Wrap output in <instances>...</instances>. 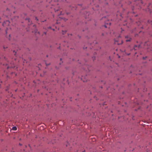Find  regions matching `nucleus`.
<instances>
[{
  "label": "nucleus",
  "mask_w": 152,
  "mask_h": 152,
  "mask_svg": "<svg viewBox=\"0 0 152 152\" xmlns=\"http://www.w3.org/2000/svg\"><path fill=\"white\" fill-rule=\"evenodd\" d=\"M137 23V25H138V26L137 27L135 28L134 29L131 31L132 33H136L138 32L139 33H140L142 32L141 31H138V29L140 28H143V27L142 25H140V23L139 21Z\"/></svg>",
  "instance_id": "f257e3e1"
},
{
  "label": "nucleus",
  "mask_w": 152,
  "mask_h": 152,
  "mask_svg": "<svg viewBox=\"0 0 152 152\" xmlns=\"http://www.w3.org/2000/svg\"><path fill=\"white\" fill-rule=\"evenodd\" d=\"M15 63L14 62L9 63V62H8V63L6 64V67L8 69L10 68H13L15 67Z\"/></svg>",
  "instance_id": "f03ea898"
},
{
  "label": "nucleus",
  "mask_w": 152,
  "mask_h": 152,
  "mask_svg": "<svg viewBox=\"0 0 152 152\" xmlns=\"http://www.w3.org/2000/svg\"><path fill=\"white\" fill-rule=\"evenodd\" d=\"M146 11L147 12H149L150 13H152V3L149 4L146 10Z\"/></svg>",
  "instance_id": "7ed1b4c3"
},
{
  "label": "nucleus",
  "mask_w": 152,
  "mask_h": 152,
  "mask_svg": "<svg viewBox=\"0 0 152 152\" xmlns=\"http://www.w3.org/2000/svg\"><path fill=\"white\" fill-rule=\"evenodd\" d=\"M135 3L137 6H138L140 7V6L142 4V1L141 0H137L136 1Z\"/></svg>",
  "instance_id": "20e7f679"
},
{
  "label": "nucleus",
  "mask_w": 152,
  "mask_h": 152,
  "mask_svg": "<svg viewBox=\"0 0 152 152\" xmlns=\"http://www.w3.org/2000/svg\"><path fill=\"white\" fill-rule=\"evenodd\" d=\"M10 21L9 20H7L4 21L3 23V25L4 26L6 27L8 26L10 24Z\"/></svg>",
  "instance_id": "39448f33"
},
{
  "label": "nucleus",
  "mask_w": 152,
  "mask_h": 152,
  "mask_svg": "<svg viewBox=\"0 0 152 152\" xmlns=\"http://www.w3.org/2000/svg\"><path fill=\"white\" fill-rule=\"evenodd\" d=\"M81 80H83V82H87L88 80L87 75H86L85 76H82Z\"/></svg>",
  "instance_id": "423d86ee"
},
{
  "label": "nucleus",
  "mask_w": 152,
  "mask_h": 152,
  "mask_svg": "<svg viewBox=\"0 0 152 152\" xmlns=\"http://www.w3.org/2000/svg\"><path fill=\"white\" fill-rule=\"evenodd\" d=\"M33 29H34V31H32V32H34L35 33H36L37 31V30L36 28V26L34 25L33 26Z\"/></svg>",
  "instance_id": "0eeeda50"
},
{
  "label": "nucleus",
  "mask_w": 152,
  "mask_h": 152,
  "mask_svg": "<svg viewBox=\"0 0 152 152\" xmlns=\"http://www.w3.org/2000/svg\"><path fill=\"white\" fill-rule=\"evenodd\" d=\"M55 142V140H52L51 142H48V143H49V144H53Z\"/></svg>",
  "instance_id": "6e6552de"
},
{
  "label": "nucleus",
  "mask_w": 152,
  "mask_h": 152,
  "mask_svg": "<svg viewBox=\"0 0 152 152\" xmlns=\"http://www.w3.org/2000/svg\"><path fill=\"white\" fill-rule=\"evenodd\" d=\"M12 129L13 130L15 131V130H17V128L16 126H14L12 127Z\"/></svg>",
  "instance_id": "1a4fd4ad"
},
{
  "label": "nucleus",
  "mask_w": 152,
  "mask_h": 152,
  "mask_svg": "<svg viewBox=\"0 0 152 152\" xmlns=\"http://www.w3.org/2000/svg\"><path fill=\"white\" fill-rule=\"evenodd\" d=\"M148 22L149 23H150V24H151V25H152V20H149L148 21Z\"/></svg>",
  "instance_id": "9d476101"
},
{
  "label": "nucleus",
  "mask_w": 152,
  "mask_h": 152,
  "mask_svg": "<svg viewBox=\"0 0 152 152\" xmlns=\"http://www.w3.org/2000/svg\"><path fill=\"white\" fill-rule=\"evenodd\" d=\"M131 38H128V39L126 40V42H129L131 41Z\"/></svg>",
  "instance_id": "9b49d317"
},
{
  "label": "nucleus",
  "mask_w": 152,
  "mask_h": 152,
  "mask_svg": "<svg viewBox=\"0 0 152 152\" xmlns=\"http://www.w3.org/2000/svg\"><path fill=\"white\" fill-rule=\"evenodd\" d=\"M49 28L52 29L53 31H54L55 30L54 28H53V29L50 26L48 27V29H49Z\"/></svg>",
  "instance_id": "f8f14e48"
},
{
  "label": "nucleus",
  "mask_w": 152,
  "mask_h": 152,
  "mask_svg": "<svg viewBox=\"0 0 152 152\" xmlns=\"http://www.w3.org/2000/svg\"><path fill=\"white\" fill-rule=\"evenodd\" d=\"M117 42H118V41H115V44H117L118 45H119L120 44H121L122 43V41H121V43H120V44L118 43H117Z\"/></svg>",
  "instance_id": "ddd939ff"
},
{
  "label": "nucleus",
  "mask_w": 152,
  "mask_h": 152,
  "mask_svg": "<svg viewBox=\"0 0 152 152\" xmlns=\"http://www.w3.org/2000/svg\"><path fill=\"white\" fill-rule=\"evenodd\" d=\"M1 58L3 59V60H6V58L5 57H2Z\"/></svg>",
  "instance_id": "4468645a"
},
{
  "label": "nucleus",
  "mask_w": 152,
  "mask_h": 152,
  "mask_svg": "<svg viewBox=\"0 0 152 152\" xmlns=\"http://www.w3.org/2000/svg\"><path fill=\"white\" fill-rule=\"evenodd\" d=\"M25 20H28V22H30V19L29 18H26L25 19Z\"/></svg>",
  "instance_id": "2eb2a0df"
},
{
  "label": "nucleus",
  "mask_w": 152,
  "mask_h": 152,
  "mask_svg": "<svg viewBox=\"0 0 152 152\" xmlns=\"http://www.w3.org/2000/svg\"><path fill=\"white\" fill-rule=\"evenodd\" d=\"M54 10L56 12V11H59V9H57L56 10L55 9H54Z\"/></svg>",
  "instance_id": "dca6fc26"
},
{
  "label": "nucleus",
  "mask_w": 152,
  "mask_h": 152,
  "mask_svg": "<svg viewBox=\"0 0 152 152\" xmlns=\"http://www.w3.org/2000/svg\"><path fill=\"white\" fill-rule=\"evenodd\" d=\"M62 19H63L65 21H66L67 20V19L65 18H63Z\"/></svg>",
  "instance_id": "f3484780"
},
{
  "label": "nucleus",
  "mask_w": 152,
  "mask_h": 152,
  "mask_svg": "<svg viewBox=\"0 0 152 152\" xmlns=\"http://www.w3.org/2000/svg\"><path fill=\"white\" fill-rule=\"evenodd\" d=\"M125 38H127V39H128V38H130V37H129V36H126V37H125Z\"/></svg>",
  "instance_id": "a211bd4d"
},
{
  "label": "nucleus",
  "mask_w": 152,
  "mask_h": 152,
  "mask_svg": "<svg viewBox=\"0 0 152 152\" xmlns=\"http://www.w3.org/2000/svg\"><path fill=\"white\" fill-rule=\"evenodd\" d=\"M92 59L93 60H94L95 59V57L94 56L93 57H92Z\"/></svg>",
  "instance_id": "6ab92c4d"
},
{
  "label": "nucleus",
  "mask_w": 152,
  "mask_h": 152,
  "mask_svg": "<svg viewBox=\"0 0 152 152\" xmlns=\"http://www.w3.org/2000/svg\"><path fill=\"white\" fill-rule=\"evenodd\" d=\"M9 28V27H7V30H6V34H7V30Z\"/></svg>",
  "instance_id": "aec40b11"
},
{
  "label": "nucleus",
  "mask_w": 152,
  "mask_h": 152,
  "mask_svg": "<svg viewBox=\"0 0 152 152\" xmlns=\"http://www.w3.org/2000/svg\"><path fill=\"white\" fill-rule=\"evenodd\" d=\"M146 58H147V57H146H146H143L142 58H143V60H145V59H146Z\"/></svg>",
  "instance_id": "412c9836"
},
{
  "label": "nucleus",
  "mask_w": 152,
  "mask_h": 152,
  "mask_svg": "<svg viewBox=\"0 0 152 152\" xmlns=\"http://www.w3.org/2000/svg\"><path fill=\"white\" fill-rule=\"evenodd\" d=\"M64 32L65 33L66 32V31H63V34H64Z\"/></svg>",
  "instance_id": "4be33fe9"
},
{
  "label": "nucleus",
  "mask_w": 152,
  "mask_h": 152,
  "mask_svg": "<svg viewBox=\"0 0 152 152\" xmlns=\"http://www.w3.org/2000/svg\"><path fill=\"white\" fill-rule=\"evenodd\" d=\"M46 65L47 66H48V65H50V64H47V63H46Z\"/></svg>",
  "instance_id": "5701e85b"
},
{
  "label": "nucleus",
  "mask_w": 152,
  "mask_h": 152,
  "mask_svg": "<svg viewBox=\"0 0 152 152\" xmlns=\"http://www.w3.org/2000/svg\"><path fill=\"white\" fill-rule=\"evenodd\" d=\"M137 35H138V34L137 33H136L135 34V36L137 37Z\"/></svg>",
  "instance_id": "b1692460"
},
{
  "label": "nucleus",
  "mask_w": 152,
  "mask_h": 152,
  "mask_svg": "<svg viewBox=\"0 0 152 152\" xmlns=\"http://www.w3.org/2000/svg\"><path fill=\"white\" fill-rule=\"evenodd\" d=\"M4 49L7 48V47L4 46Z\"/></svg>",
  "instance_id": "393cba45"
},
{
  "label": "nucleus",
  "mask_w": 152,
  "mask_h": 152,
  "mask_svg": "<svg viewBox=\"0 0 152 152\" xmlns=\"http://www.w3.org/2000/svg\"><path fill=\"white\" fill-rule=\"evenodd\" d=\"M60 15H62V13H61V11H60Z\"/></svg>",
  "instance_id": "a878e982"
},
{
  "label": "nucleus",
  "mask_w": 152,
  "mask_h": 152,
  "mask_svg": "<svg viewBox=\"0 0 152 152\" xmlns=\"http://www.w3.org/2000/svg\"><path fill=\"white\" fill-rule=\"evenodd\" d=\"M35 19L36 20H38V19H37V17L35 18Z\"/></svg>",
  "instance_id": "bb28decb"
},
{
  "label": "nucleus",
  "mask_w": 152,
  "mask_h": 152,
  "mask_svg": "<svg viewBox=\"0 0 152 152\" xmlns=\"http://www.w3.org/2000/svg\"><path fill=\"white\" fill-rule=\"evenodd\" d=\"M87 48V47H84V49H85H85H86V48Z\"/></svg>",
  "instance_id": "cd10ccee"
},
{
  "label": "nucleus",
  "mask_w": 152,
  "mask_h": 152,
  "mask_svg": "<svg viewBox=\"0 0 152 152\" xmlns=\"http://www.w3.org/2000/svg\"><path fill=\"white\" fill-rule=\"evenodd\" d=\"M119 12H118V14H117V16H118V15H119Z\"/></svg>",
  "instance_id": "c85d7f7f"
},
{
  "label": "nucleus",
  "mask_w": 152,
  "mask_h": 152,
  "mask_svg": "<svg viewBox=\"0 0 152 152\" xmlns=\"http://www.w3.org/2000/svg\"><path fill=\"white\" fill-rule=\"evenodd\" d=\"M120 16H121V17L122 16V15H121V14H120Z\"/></svg>",
  "instance_id": "c756f323"
},
{
  "label": "nucleus",
  "mask_w": 152,
  "mask_h": 152,
  "mask_svg": "<svg viewBox=\"0 0 152 152\" xmlns=\"http://www.w3.org/2000/svg\"><path fill=\"white\" fill-rule=\"evenodd\" d=\"M147 43H148V42H145V45Z\"/></svg>",
  "instance_id": "7c9ffc66"
},
{
  "label": "nucleus",
  "mask_w": 152,
  "mask_h": 152,
  "mask_svg": "<svg viewBox=\"0 0 152 152\" xmlns=\"http://www.w3.org/2000/svg\"><path fill=\"white\" fill-rule=\"evenodd\" d=\"M44 34H45V35L46 34V32H44Z\"/></svg>",
  "instance_id": "2f4dec72"
},
{
  "label": "nucleus",
  "mask_w": 152,
  "mask_h": 152,
  "mask_svg": "<svg viewBox=\"0 0 152 152\" xmlns=\"http://www.w3.org/2000/svg\"><path fill=\"white\" fill-rule=\"evenodd\" d=\"M9 37H10V34H9Z\"/></svg>",
  "instance_id": "473e14b6"
},
{
  "label": "nucleus",
  "mask_w": 152,
  "mask_h": 152,
  "mask_svg": "<svg viewBox=\"0 0 152 152\" xmlns=\"http://www.w3.org/2000/svg\"><path fill=\"white\" fill-rule=\"evenodd\" d=\"M60 61H61L62 60V59L61 58H60Z\"/></svg>",
  "instance_id": "72a5a7b5"
},
{
  "label": "nucleus",
  "mask_w": 152,
  "mask_h": 152,
  "mask_svg": "<svg viewBox=\"0 0 152 152\" xmlns=\"http://www.w3.org/2000/svg\"><path fill=\"white\" fill-rule=\"evenodd\" d=\"M102 35H103V33H102Z\"/></svg>",
  "instance_id": "f704fd0d"
},
{
  "label": "nucleus",
  "mask_w": 152,
  "mask_h": 152,
  "mask_svg": "<svg viewBox=\"0 0 152 152\" xmlns=\"http://www.w3.org/2000/svg\"><path fill=\"white\" fill-rule=\"evenodd\" d=\"M58 23V21H57V23Z\"/></svg>",
  "instance_id": "c9c22d12"
},
{
  "label": "nucleus",
  "mask_w": 152,
  "mask_h": 152,
  "mask_svg": "<svg viewBox=\"0 0 152 152\" xmlns=\"http://www.w3.org/2000/svg\"><path fill=\"white\" fill-rule=\"evenodd\" d=\"M19 145H21L20 144V143L19 144Z\"/></svg>",
  "instance_id": "e433bc0d"
},
{
  "label": "nucleus",
  "mask_w": 152,
  "mask_h": 152,
  "mask_svg": "<svg viewBox=\"0 0 152 152\" xmlns=\"http://www.w3.org/2000/svg\"><path fill=\"white\" fill-rule=\"evenodd\" d=\"M109 24H110V23H109Z\"/></svg>",
  "instance_id": "4c0bfd02"
},
{
  "label": "nucleus",
  "mask_w": 152,
  "mask_h": 152,
  "mask_svg": "<svg viewBox=\"0 0 152 152\" xmlns=\"http://www.w3.org/2000/svg\"><path fill=\"white\" fill-rule=\"evenodd\" d=\"M67 82L68 83V84H69V82H68V81H67Z\"/></svg>",
  "instance_id": "58836bf2"
},
{
  "label": "nucleus",
  "mask_w": 152,
  "mask_h": 152,
  "mask_svg": "<svg viewBox=\"0 0 152 152\" xmlns=\"http://www.w3.org/2000/svg\"><path fill=\"white\" fill-rule=\"evenodd\" d=\"M84 151H83V152H84Z\"/></svg>",
  "instance_id": "ea45409f"
},
{
  "label": "nucleus",
  "mask_w": 152,
  "mask_h": 152,
  "mask_svg": "<svg viewBox=\"0 0 152 152\" xmlns=\"http://www.w3.org/2000/svg\"><path fill=\"white\" fill-rule=\"evenodd\" d=\"M9 40H10V38H9Z\"/></svg>",
  "instance_id": "a19ab883"
},
{
  "label": "nucleus",
  "mask_w": 152,
  "mask_h": 152,
  "mask_svg": "<svg viewBox=\"0 0 152 152\" xmlns=\"http://www.w3.org/2000/svg\"><path fill=\"white\" fill-rule=\"evenodd\" d=\"M14 60H15V59H14Z\"/></svg>",
  "instance_id": "79ce46f5"
}]
</instances>
